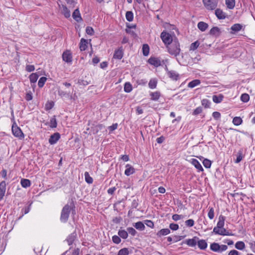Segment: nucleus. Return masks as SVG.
Returning a JSON list of instances; mask_svg holds the SVG:
<instances>
[{
  "mask_svg": "<svg viewBox=\"0 0 255 255\" xmlns=\"http://www.w3.org/2000/svg\"><path fill=\"white\" fill-rule=\"evenodd\" d=\"M204 6L208 10H213L218 5V0H202Z\"/></svg>",
  "mask_w": 255,
  "mask_h": 255,
  "instance_id": "obj_5",
  "label": "nucleus"
},
{
  "mask_svg": "<svg viewBox=\"0 0 255 255\" xmlns=\"http://www.w3.org/2000/svg\"><path fill=\"white\" fill-rule=\"evenodd\" d=\"M200 43L198 41H196L195 42L192 43L190 46V50L194 51L196 50L199 46Z\"/></svg>",
  "mask_w": 255,
  "mask_h": 255,
  "instance_id": "obj_49",
  "label": "nucleus"
},
{
  "mask_svg": "<svg viewBox=\"0 0 255 255\" xmlns=\"http://www.w3.org/2000/svg\"><path fill=\"white\" fill-rule=\"evenodd\" d=\"M201 81L199 79H195L190 82L188 84V87L190 88H193L200 84Z\"/></svg>",
  "mask_w": 255,
  "mask_h": 255,
  "instance_id": "obj_28",
  "label": "nucleus"
},
{
  "mask_svg": "<svg viewBox=\"0 0 255 255\" xmlns=\"http://www.w3.org/2000/svg\"><path fill=\"white\" fill-rule=\"evenodd\" d=\"M72 16L74 19L77 22L81 21L82 20L80 11L78 8L74 11Z\"/></svg>",
  "mask_w": 255,
  "mask_h": 255,
  "instance_id": "obj_20",
  "label": "nucleus"
},
{
  "mask_svg": "<svg viewBox=\"0 0 255 255\" xmlns=\"http://www.w3.org/2000/svg\"><path fill=\"white\" fill-rule=\"evenodd\" d=\"M202 108L201 107H198L194 110V111L193 112V115H197L200 114L202 112Z\"/></svg>",
  "mask_w": 255,
  "mask_h": 255,
  "instance_id": "obj_62",
  "label": "nucleus"
},
{
  "mask_svg": "<svg viewBox=\"0 0 255 255\" xmlns=\"http://www.w3.org/2000/svg\"><path fill=\"white\" fill-rule=\"evenodd\" d=\"M118 125L117 123L114 124L109 127V129L111 131H114L118 128Z\"/></svg>",
  "mask_w": 255,
  "mask_h": 255,
  "instance_id": "obj_63",
  "label": "nucleus"
},
{
  "mask_svg": "<svg viewBox=\"0 0 255 255\" xmlns=\"http://www.w3.org/2000/svg\"><path fill=\"white\" fill-rule=\"evenodd\" d=\"M57 123L56 117L54 116L50 120L49 126L51 128H55L57 127Z\"/></svg>",
  "mask_w": 255,
  "mask_h": 255,
  "instance_id": "obj_35",
  "label": "nucleus"
},
{
  "mask_svg": "<svg viewBox=\"0 0 255 255\" xmlns=\"http://www.w3.org/2000/svg\"><path fill=\"white\" fill-rule=\"evenodd\" d=\"M190 162L198 170V172L203 171L204 170L201 164L196 159L192 158Z\"/></svg>",
  "mask_w": 255,
  "mask_h": 255,
  "instance_id": "obj_10",
  "label": "nucleus"
},
{
  "mask_svg": "<svg viewBox=\"0 0 255 255\" xmlns=\"http://www.w3.org/2000/svg\"><path fill=\"white\" fill-rule=\"evenodd\" d=\"M148 62L155 67H158L161 65V61L160 59L156 57H150L148 60Z\"/></svg>",
  "mask_w": 255,
  "mask_h": 255,
  "instance_id": "obj_15",
  "label": "nucleus"
},
{
  "mask_svg": "<svg viewBox=\"0 0 255 255\" xmlns=\"http://www.w3.org/2000/svg\"><path fill=\"white\" fill-rule=\"evenodd\" d=\"M128 232L131 235L134 236L137 233L136 231L132 227H129L127 228Z\"/></svg>",
  "mask_w": 255,
  "mask_h": 255,
  "instance_id": "obj_57",
  "label": "nucleus"
},
{
  "mask_svg": "<svg viewBox=\"0 0 255 255\" xmlns=\"http://www.w3.org/2000/svg\"><path fill=\"white\" fill-rule=\"evenodd\" d=\"M167 76L172 80L177 81L180 78L179 75L173 70L168 71L167 72Z\"/></svg>",
  "mask_w": 255,
  "mask_h": 255,
  "instance_id": "obj_12",
  "label": "nucleus"
},
{
  "mask_svg": "<svg viewBox=\"0 0 255 255\" xmlns=\"http://www.w3.org/2000/svg\"><path fill=\"white\" fill-rule=\"evenodd\" d=\"M71 210V208L68 204H66L64 206L61 211L60 216V220L62 222H67L68 220Z\"/></svg>",
  "mask_w": 255,
  "mask_h": 255,
  "instance_id": "obj_4",
  "label": "nucleus"
},
{
  "mask_svg": "<svg viewBox=\"0 0 255 255\" xmlns=\"http://www.w3.org/2000/svg\"><path fill=\"white\" fill-rule=\"evenodd\" d=\"M20 184L22 187L27 188V187H29L30 186L31 182L29 179H22L20 180Z\"/></svg>",
  "mask_w": 255,
  "mask_h": 255,
  "instance_id": "obj_30",
  "label": "nucleus"
},
{
  "mask_svg": "<svg viewBox=\"0 0 255 255\" xmlns=\"http://www.w3.org/2000/svg\"><path fill=\"white\" fill-rule=\"evenodd\" d=\"M250 96L248 94L244 93L241 96L240 99L244 103H247L250 100Z\"/></svg>",
  "mask_w": 255,
  "mask_h": 255,
  "instance_id": "obj_44",
  "label": "nucleus"
},
{
  "mask_svg": "<svg viewBox=\"0 0 255 255\" xmlns=\"http://www.w3.org/2000/svg\"><path fill=\"white\" fill-rule=\"evenodd\" d=\"M60 138V134L58 132H55L52 134L49 138V142L50 144H55Z\"/></svg>",
  "mask_w": 255,
  "mask_h": 255,
  "instance_id": "obj_9",
  "label": "nucleus"
},
{
  "mask_svg": "<svg viewBox=\"0 0 255 255\" xmlns=\"http://www.w3.org/2000/svg\"><path fill=\"white\" fill-rule=\"evenodd\" d=\"M170 233V231L169 229H162L159 231L156 235L158 237H161L163 236H166L169 234Z\"/></svg>",
  "mask_w": 255,
  "mask_h": 255,
  "instance_id": "obj_24",
  "label": "nucleus"
},
{
  "mask_svg": "<svg viewBox=\"0 0 255 255\" xmlns=\"http://www.w3.org/2000/svg\"><path fill=\"white\" fill-rule=\"evenodd\" d=\"M85 181L88 184H92L93 182V179L90 176L89 172H85L84 173Z\"/></svg>",
  "mask_w": 255,
  "mask_h": 255,
  "instance_id": "obj_40",
  "label": "nucleus"
},
{
  "mask_svg": "<svg viewBox=\"0 0 255 255\" xmlns=\"http://www.w3.org/2000/svg\"><path fill=\"white\" fill-rule=\"evenodd\" d=\"M86 32L88 35H93L94 33V30L92 27L87 26L86 28Z\"/></svg>",
  "mask_w": 255,
  "mask_h": 255,
  "instance_id": "obj_54",
  "label": "nucleus"
},
{
  "mask_svg": "<svg viewBox=\"0 0 255 255\" xmlns=\"http://www.w3.org/2000/svg\"><path fill=\"white\" fill-rule=\"evenodd\" d=\"M6 190V183L2 181L0 183V201L2 199L4 196Z\"/></svg>",
  "mask_w": 255,
  "mask_h": 255,
  "instance_id": "obj_16",
  "label": "nucleus"
},
{
  "mask_svg": "<svg viewBox=\"0 0 255 255\" xmlns=\"http://www.w3.org/2000/svg\"><path fill=\"white\" fill-rule=\"evenodd\" d=\"M62 59L67 63H71L73 60L72 53L70 50H66L62 54Z\"/></svg>",
  "mask_w": 255,
  "mask_h": 255,
  "instance_id": "obj_8",
  "label": "nucleus"
},
{
  "mask_svg": "<svg viewBox=\"0 0 255 255\" xmlns=\"http://www.w3.org/2000/svg\"><path fill=\"white\" fill-rule=\"evenodd\" d=\"M46 80H47L46 77H41L38 82V87L39 88H42L44 86Z\"/></svg>",
  "mask_w": 255,
  "mask_h": 255,
  "instance_id": "obj_46",
  "label": "nucleus"
},
{
  "mask_svg": "<svg viewBox=\"0 0 255 255\" xmlns=\"http://www.w3.org/2000/svg\"><path fill=\"white\" fill-rule=\"evenodd\" d=\"M225 217L220 215L219 217V220L217 224V226L213 229V232L216 235L221 236H232L233 234L229 233L227 230L224 228L225 225Z\"/></svg>",
  "mask_w": 255,
  "mask_h": 255,
  "instance_id": "obj_1",
  "label": "nucleus"
},
{
  "mask_svg": "<svg viewBox=\"0 0 255 255\" xmlns=\"http://www.w3.org/2000/svg\"><path fill=\"white\" fill-rule=\"evenodd\" d=\"M133 226L137 230L139 231H143L145 228L144 224L141 221L135 223Z\"/></svg>",
  "mask_w": 255,
  "mask_h": 255,
  "instance_id": "obj_32",
  "label": "nucleus"
},
{
  "mask_svg": "<svg viewBox=\"0 0 255 255\" xmlns=\"http://www.w3.org/2000/svg\"><path fill=\"white\" fill-rule=\"evenodd\" d=\"M126 18L129 22L132 21L133 19V14L131 11H128L126 13Z\"/></svg>",
  "mask_w": 255,
  "mask_h": 255,
  "instance_id": "obj_45",
  "label": "nucleus"
},
{
  "mask_svg": "<svg viewBox=\"0 0 255 255\" xmlns=\"http://www.w3.org/2000/svg\"><path fill=\"white\" fill-rule=\"evenodd\" d=\"M245 247V244L243 241H238L235 244V248L239 250H244Z\"/></svg>",
  "mask_w": 255,
  "mask_h": 255,
  "instance_id": "obj_37",
  "label": "nucleus"
},
{
  "mask_svg": "<svg viewBox=\"0 0 255 255\" xmlns=\"http://www.w3.org/2000/svg\"><path fill=\"white\" fill-rule=\"evenodd\" d=\"M76 235L75 233H72L68 236L67 238L66 239V241L68 245L70 246L73 244L75 239H76Z\"/></svg>",
  "mask_w": 255,
  "mask_h": 255,
  "instance_id": "obj_26",
  "label": "nucleus"
},
{
  "mask_svg": "<svg viewBox=\"0 0 255 255\" xmlns=\"http://www.w3.org/2000/svg\"><path fill=\"white\" fill-rule=\"evenodd\" d=\"M62 13L66 18H69L70 17L71 13L70 11L68 8L64 5H62Z\"/></svg>",
  "mask_w": 255,
  "mask_h": 255,
  "instance_id": "obj_22",
  "label": "nucleus"
},
{
  "mask_svg": "<svg viewBox=\"0 0 255 255\" xmlns=\"http://www.w3.org/2000/svg\"><path fill=\"white\" fill-rule=\"evenodd\" d=\"M197 26L201 31H205L208 27V24L203 21H200L198 22Z\"/></svg>",
  "mask_w": 255,
  "mask_h": 255,
  "instance_id": "obj_27",
  "label": "nucleus"
},
{
  "mask_svg": "<svg viewBox=\"0 0 255 255\" xmlns=\"http://www.w3.org/2000/svg\"><path fill=\"white\" fill-rule=\"evenodd\" d=\"M142 53L144 56H147L149 54V47L148 44H144L142 45Z\"/></svg>",
  "mask_w": 255,
  "mask_h": 255,
  "instance_id": "obj_36",
  "label": "nucleus"
},
{
  "mask_svg": "<svg viewBox=\"0 0 255 255\" xmlns=\"http://www.w3.org/2000/svg\"><path fill=\"white\" fill-rule=\"evenodd\" d=\"M112 240H113V242L116 244H119L121 242L120 237L117 235H115V236H113Z\"/></svg>",
  "mask_w": 255,
  "mask_h": 255,
  "instance_id": "obj_56",
  "label": "nucleus"
},
{
  "mask_svg": "<svg viewBox=\"0 0 255 255\" xmlns=\"http://www.w3.org/2000/svg\"><path fill=\"white\" fill-rule=\"evenodd\" d=\"M168 53L174 56L179 55L181 49L180 48V44L178 41H174L172 42L170 45H166Z\"/></svg>",
  "mask_w": 255,
  "mask_h": 255,
  "instance_id": "obj_2",
  "label": "nucleus"
},
{
  "mask_svg": "<svg viewBox=\"0 0 255 255\" xmlns=\"http://www.w3.org/2000/svg\"><path fill=\"white\" fill-rule=\"evenodd\" d=\"M215 14L217 17L219 19H224L226 18L227 16L226 13L220 8H217L215 10Z\"/></svg>",
  "mask_w": 255,
  "mask_h": 255,
  "instance_id": "obj_13",
  "label": "nucleus"
},
{
  "mask_svg": "<svg viewBox=\"0 0 255 255\" xmlns=\"http://www.w3.org/2000/svg\"><path fill=\"white\" fill-rule=\"evenodd\" d=\"M225 3L228 8L232 9L234 8L236 3L235 0H225Z\"/></svg>",
  "mask_w": 255,
  "mask_h": 255,
  "instance_id": "obj_29",
  "label": "nucleus"
},
{
  "mask_svg": "<svg viewBox=\"0 0 255 255\" xmlns=\"http://www.w3.org/2000/svg\"><path fill=\"white\" fill-rule=\"evenodd\" d=\"M210 103L207 99H203L202 101V105L205 108H209L210 106Z\"/></svg>",
  "mask_w": 255,
  "mask_h": 255,
  "instance_id": "obj_61",
  "label": "nucleus"
},
{
  "mask_svg": "<svg viewBox=\"0 0 255 255\" xmlns=\"http://www.w3.org/2000/svg\"><path fill=\"white\" fill-rule=\"evenodd\" d=\"M12 133L13 135L18 138L20 139H22L24 137V134L20 128L17 126L16 124H13L11 128Z\"/></svg>",
  "mask_w": 255,
  "mask_h": 255,
  "instance_id": "obj_7",
  "label": "nucleus"
},
{
  "mask_svg": "<svg viewBox=\"0 0 255 255\" xmlns=\"http://www.w3.org/2000/svg\"><path fill=\"white\" fill-rule=\"evenodd\" d=\"M174 35V34H172L166 31L163 30L160 34V38L163 43L166 46L170 45L173 42V37Z\"/></svg>",
  "mask_w": 255,
  "mask_h": 255,
  "instance_id": "obj_3",
  "label": "nucleus"
},
{
  "mask_svg": "<svg viewBox=\"0 0 255 255\" xmlns=\"http://www.w3.org/2000/svg\"><path fill=\"white\" fill-rule=\"evenodd\" d=\"M208 210V217L210 220H212L215 216L214 209L212 207H209Z\"/></svg>",
  "mask_w": 255,
  "mask_h": 255,
  "instance_id": "obj_43",
  "label": "nucleus"
},
{
  "mask_svg": "<svg viewBox=\"0 0 255 255\" xmlns=\"http://www.w3.org/2000/svg\"><path fill=\"white\" fill-rule=\"evenodd\" d=\"M144 223L147 226H148L152 229L154 228V223L151 220H146L144 221Z\"/></svg>",
  "mask_w": 255,
  "mask_h": 255,
  "instance_id": "obj_55",
  "label": "nucleus"
},
{
  "mask_svg": "<svg viewBox=\"0 0 255 255\" xmlns=\"http://www.w3.org/2000/svg\"><path fill=\"white\" fill-rule=\"evenodd\" d=\"M104 128V126L102 124H99L98 125H96L93 127L92 128V131L93 134H97L98 133V132L100 130H101L103 128Z\"/></svg>",
  "mask_w": 255,
  "mask_h": 255,
  "instance_id": "obj_23",
  "label": "nucleus"
},
{
  "mask_svg": "<svg viewBox=\"0 0 255 255\" xmlns=\"http://www.w3.org/2000/svg\"><path fill=\"white\" fill-rule=\"evenodd\" d=\"M243 28L242 25H241L240 23H236L233 24L231 27V34H235L236 32H237L239 31H240Z\"/></svg>",
  "mask_w": 255,
  "mask_h": 255,
  "instance_id": "obj_17",
  "label": "nucleus"
},
{
  "mask_svg": "<svg viewBox=\"0 0 255 255\" xmlns=\"http://www.w3.org/2000/svg\"><path fill=\"white\" fill-rule=\"evenodd\" d=\"M209 33L212 35H218L220 33V29L218 27H213L210 29Z\"/></svg>",
  "mask_w": 255,
  "mask_h": 255,
  "instance_id": "obj_38",
  "label": "nucleus"
},
{
  "mask_svg": "<svg viewBox=\"0 0 255 255\" xmlns=\"http://www.w3.org/2000/svg\"><path fill=\"white\" fill-rule=\"evenodd\" d=\"M39 77L38 75L36 73L31 74L29 77L31 83H35Z\"/></svg>",
  "mask_w": 255,
  "mask_h": 255,
  "instance_id": "obj_34",
  "label": "nucleus"
},
{
  "mask_svg": "<svg viewBox=\"0 0 255 255\" xmlns=\"http://www.w3.org/2000/svg\"><path fill=\"white\" fill-rule=\"evenodd\" d=\"M184 218V216L182 215L174 214L172 216V219L175 221H177Z\"/></svg>",
  "mask_w": 255,
  "mask_h": 255,
  "instance_id": "obj_53",
  "label": "nucleus"
},
{
  "mask_svg": "<svg viewBox=\"0 0 255 255\" xmlns=\"http://www.w3.org/2000/svg\"><path fill=\"white\" fill-rule=\"evenodd\" d=\"M212 116L216 120H218L221 118V114L218 112H214Z\"/></svg>",
  "mask_w": 255,
  "mask_h": 255,
  "instance_id": "obj_60",
  "label": "nucleus"
},
{
  "mask_svg": "<svg viewBox=\"0 0 255 255\" xmlns=\"http://www.w3.org/2000/svg\"><path fill=\"white\" fill-rule=\"evenodd\" d=\"M124 52L122 47L119 48L118 49L115 51L113 58L114 59L121 60L123 57Z\"/></svg>",
  "mask_w": 255,
  "mask_h": 255,
  "instance_id": "obj_11",
  "label": "nucleus"
},
{
  "mask_svg": "<svg viewBox=\"0 0 255 255\" xmlns=\"http://www.w3.org/2000/svg\"><path fill=\"white\" fill-rule=\"evenodd\" d=\"M224 99V96L222 94L218 95H213L212 97L213 101L215 103H220L222 102Z\"/></svg>",
  "mask_w": 255,
  "mask_h": 255,
  "instance_id": "obj_21",
  "label": "nucleus"
},
{
  "mask_svg": "<svg viewBox=\"0 0 255 255\" xmlns=\"http://www.w3.org/2000/svg\"><path fill=\"white\" fill-rule=\"evenodd\" d=\"M132 90L131 84L129 82H126L124 85V91L126 93H129Z\"/></svg>",
  "mask_w": 255,
  "mask_h": 255,
  "instance_id": "obj_41",
  "label": "nucleus"
},
{
  "mask_svg": "<svg viewBox=\"0 0 255 255\" xmlns=\"http://www.w3.org/2000/svg\"><path fill=\"white\" fill-rule=\"evenodd\" d=\"M243 158V154H242V151H239L238 152V154L237 156V158L235 160V162L237 163H239L242 160Z\"/></svg>",
  "mask_w": 255,
  "mask_h": 255,
  "instance_id": "obj_51",
  "label": "nucleus"
},
{
  "mask_svg": "<svg viewBox=\"0 0 255 255\" xmlns=\"http://www.w3.org/2000/svg\"><path fill=\"white\" fill-rule=\"evenodd\" d=\"M129 251L127 248L121 249L118 253V255H128Z\"/></svg>",
  "mask_w": 255,
  "mask_h": 255,
  "instance_id": "obj_48",
  "label": "nucleus"
},
{
  "mask_svg": "<svg viewBox=\"0 0 255 255\" xmlns=\"http://www.w3.org/2000/svg\"><path fill=\"white\" fill-rule=\"evenodd\" d=\"M126 169L125 171V174L127 176H129L133 174L135 172L134 168L129 164L126 165Z\"/></svg>",
  "mask_w": 255,
  "mask_h": 255,
  "instance_id": "obj_18",
  "label": "nucleus"
},
{
  "mask_svg": "<svg viewBox=\"0 0 255 255\" xmlns=\"http://www.w3.org/2000/svg\"><path fill=\"white\" fill-rule=\"evenodd\" d=\"M150 99L152 101H158L161 97V93L159 91L151 92L150 93Z\"/></svg>",
  "mask_w": 255,
  "mask_h": 255,
  "instance_id": "obj_19",
  "label": "nucleus"
},
{
  "mask_svg": "<svg viewBox=\"0 0 255 255\" xmlns=\"http://www.w3.org/2000/svg\"><path fill=\"white\" fill-rule=\"evenodd\" d=\"M25 70L28 72H33L35 70V67L33 65H26Z\"/></svg>",
  "mask_w": 255,
  "mask_h": 255,
  "instance_id": "obj_58",
  "label": "nucleus"
},
{
  "mask_svg": "<svg viewBox=\"0 0 255 255\" xmlns=\"http://www.w3.org/2000/svg\"><path fill=\"white\" fill-rule=\"evenodd\" d=\"M243 123L242 118L240 117H236L233 119V123L235 126H240Z\"/></svg>",
  "mask_w": 255,
  "mask_h": 255,
  "instance_id": "obj_39",
  "label": "nucleus"
},
{
  "mask_svg": "<svg viewBox=\"0 0 255 255\" xmlns=\"http://www.w3.org/2000/svg\"><path fill=\"white\" fill-rule=\"evenodd\" d=\"M197 245L199 248L201 250H205L207 247V243L204 240H200L198 241Z\"/></svg>",
  "mask_w": 255,
  "mask_h": 255,
  "instance_id": "obj_25",
  "label": "nucleus"
},
{
  "mask_svg": "<svg viewBox=\"0 0 255 255\" xmlns=\"http://www.w3.org/2000/svg\"><path fill=\"white\" fill-rule=\"evenodd\" d=\"M203 164L205 168H209L211 166L212 162L208 159H204L203 161Z\"/></svg>",
  "mask_w": 255,
  "mask_h": 255,
  "instance_id": "obj_50",
  "label": "nucleus"
},
{
  "mask_svg": "<svg viewBox=\"0 0 255 255\" xmlns=\"http://www.w3.org/2000/svg\"><path fill=\"white\" fill-rule=\"evenodd\" d=\"M118 235L121 238L124 239H126L128 237V231H126L125 230H119L118 232Z\"/></svg>",
  "mask_w": 255,
  "mask_h": 255,
  "instance_id": "obj_42",
  "label": "nucleus"
},
{
  "mask_svg": "<svg viewBox=\"0 0 255 255\" xmlns=\"http://www.w3.org/2000/svg\"><path fill=\"white\" fill-rule=\"evenodd\" d=\"M210 250L214 252L222 253L228 249V246L225 245H220L218 243H213L210 245Z\"/></svg>",
  "mask_w": 255,
  "mask_h": 255,
  "instance_id": "obj_6",
  "label": "nucleus"
},
{
  "mask_svg": "<svg viewBox=\"0 0 255 255\" xmlns=\"http://www.w3.org/2000/svg\"><path fill=\"white\" fill-rule=\"evenodd\" d=\"M71 255H81L80 250L79 248L75 249L72 251Z\"/></svg>",
  "mask_w": 255,
  "mask_h": 255,
  "instance_id": "obj_64",
  "label": "nucleus"
},
{
  "mask_svg": "<svg viewBox=\"0 0 255 255\" xmlns=\"http://www.w3.org/2000/svg\"><path fill=\"white\" fill-rule=\"evenodd\" d=\"M54 106V103L53 101H48L45 106L46 111H49L53 108Z\"/></svg>",
  "mask_w": 255,
  "mask_h": 255,
  "instance_id": "obj_47",
  "label": "nucleus"
},
{
  "mask_svg": "<svg viewBox=\"0 0 255 255\" xmlns=\"http://www.w3.org/2000/svg\"><path fill=\"white\" fill-rule=\"evenodd\" d=\"M194 223V221L193 219H188L185 222V225L188 227H193Z\"/></svg>",
  "mask_w": 255,
  "mask_h": 255,
  "instance_id": "obj_52",
  "label": "nucleus"
},
{
  "mask_svg": "<svg viewBox=\"0 0 255 255\" xmlns=\"http://www.w3.org/2000/svg\"><path fill=\"white\" fill-rule=\"evenodd\" d=\"M185 243L189 247H194L197 244L196 237L186 240Z\"/></svg>",
  "mask_w": 255,
  "mask_h": 255,
  "instance_id": "obj_31",
  "label": "nucleus"
},
{
  "mask_svg": "<svg viewBox=\"0 0 255 255\" xmlns=\"http://www.w3.org/2000/svg\"><path fill=\"white\" fill-rule=\"evenodd\" d=\"M88 40L83 38H81L79 43V48L80 51H83L87 49L88 48Z\"/></svg>",
  "mask_w": 255,
  "mask_h": 255,
  "instance_id": "obj_14",
  "label": "nucleus"
},
{
  "mask_svg": "<svg viewBox=\"0 0 255 255\" xmlns=\"http://www.w3.org/2000/svg\"><path fill=\"white\" fill-rule=\"evenodd\" d=\"M169 228L173 231H176L179 229V225L177 224L171 223L169 225Z\"/></svg>",
  "mask_w": 255,
  "mask_h": 255,
  "instance_id": "obj_59",
  "label": "nucleus"
},
{
  "mask_svg": "<svg viewBox=\"0 0 255 255\" xmlns=\"http://www.w3.org/2000/svg\"><path fill=\"white\" fill-rule=\"evenodd\" d=\"M157 81L156 79H151L148 83V87L150 89H153L156 88Z\"/></svg>",
  "mask_w": 255,
  "mask_h": 255,
  "instance_id": "obj_33",
  "label": "nucleus"
}]
</instances>
